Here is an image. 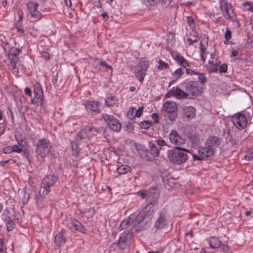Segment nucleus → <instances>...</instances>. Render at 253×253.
<instances>
[{
	"instance_id": "f257e3e1",
	"label": "nucleus",
	"mask_w": 253,
	"mask_h": 253,
	"mask_svg": "<svg viewBox=\"0 0 253 253\" xmlns=\"http://www.w3.org/2000/svg\"><path fill=\"white\" fill-rule=\"evenodd\" d=\"M220 139L216 136H210L206 140L204 147L199 148L197 153L193 154L194 160H203L205 158L213 155L215 148L218 147L220 144Z\"/></svg>"
},
{
	"instance_id": "f03ea898",
	"label": "nucleus",
	"mask_w": 253,
	"mask_h": 253,
	"mask_svg": "<svg viewBox=\"0 0 253 253\" xmlns=\"http://www.w3.org/2000/svg\"><path fill=\"white\" fill-rule=\"evenodd\" d=\"M188 152L190 153L188 149L181 147H175L174 149L168 151V159L174 164L181 165L187 160Z\"/></svg>"
},
{
	"instance_id": "7ed1b4c3",
	"label": "nucleus",
	"mask_w": 253,
	"mask_h": 253,
	"mask_svg": "<svg viewBox=\"0 0 253 253\" xmlns=\"http://www.w3.org/2000/svg\"><path fill=\"white\" fill-rule=\"evenodd\" d=\"M156 199H154V198L153 200L150 199V201L146 202V206L141 211L133 213L137 217V220L139 221V223L141 224L142 223V226H143V230L145 229L147 223V221H144V218L146 216H150L153 212Z\"/></svg>"
},
{
	"instance_id": "20e7f679",
	"label": "nucleus",
	"mask_w": 253,
	"mask_h": 253,
	"mask_svg": "<svg viewBox=\"0 0 253 253\" xmlns=\"http://www.w3.org/2000/svg\"><path fill=\"white\" fill-rule=\"evenodd\" d=\"M131 226V228L137 232H141L143 230L142 224L139 223L137 217L133 213L131 214L127 218L124 219L120 226V230H124L127 227Z\"/></svg>"
},
{
	"instance_id": "39448f33",
	"label": "nucleus",
	"mask_w": 253,
	"mask_h": 253,
	"mask_svg": "<svg viewBox=\"0 0 253 253\" xmlns=\"http://www.w3.org/2000/svg\"><path fill=\"white\" fill-rule=\"evenodd\" d=\"M57 177L53 174L46 175L42 180L41 188L39 192L41 197H44L50 191V188L53 187L57 182Z\"/></svg>"
},
{
	"instance_id": "423d86ee",
	"label": "nucleus",
	"mask_w": 253,
	"mask_h": 253,
	"mask_svg": "<svg viewBox=\"0 0 253 253\" xmlns=\"http://www.w3.org/2000/svg\"><path fill=\"white\" fill-rule=\"evenodd\" d=\"M105 130L104 127L100 126L98 128H96L90 124L85 126L81 130L78 134V138H79L80 139L89 138L92 137L95 133L104 134Z\"/></svg>"
},
{
	"instance_id": "0eeeda50",
	"label": "nucleus",
	"mask_w": 253,
	"mask_h": 253,
	"mask_svg": "<svg viewBox=\"0 0 253 253\" xmlns=\"http://www.w3.org/2000/svg\"><path fill=\"white\" fill-rule=\"evenodd\" d=\"M177 107L175 102L172 101H166L163 105L164 116L168 117L170 121H174L177 117Z\"/></svg>"
},
{
	"instance_id": "6e6552de",
	"label": "nucleus",
	"mask_w": 253,
	"mask_h": 253,
	"mask_svg": "<svg viewBox=\"0 0 253 253\" xmlns=\"http://www.w3.org/2000/svg\"><path fill=\"white\" fill-rule=\"evenodd\" d=\"M37 149L36 152L37 154L42 158L47 156L52 147L51 143L49 140L42 138L39 140L36 145Z\"/></svg>"
},
{
	"instance_id": "1a4fd4ad",
	"label": "nucleus",
	"mask_w": 253,
	"mask_h": 253,
	"mask_svg": "<svg viewBox=\"0 0 253 253\" xmlns=\"http://www.w3.org/2000/svg\"><path fill=\"white\" fill-rule=\"evenodd\" d=\"M181 85L184 88L185 91L188 93V96L190 94L193 96H197L200 93L198 84L194 81H186L182 83Z\"/></svg>"
},
{
	"instance_id": "9d476101",
	"label": "nucleus",
	"mask_w": 253,
	"mask_h": 253,
	"mask_svg": "<svg viewBox=\"0 0 253 253\" xmlns=\"http://www.w3.org/2000/svg\"><path fill=\"white\" fill-rule=\"evenodd\" d=\"M220 8L224 17L230 21L235 20V15L233 12L230 4L227 3L225 0H222L220 4Z\"/></svg>"
},
{
	"instance_id": "9b49d317",
	"label": "nucleus",
	"mask_w": 253,
	"mask_h": 253,
	"mask_svg": "<svg viewBox=\"0 0 253 253\" xmlns=\"http://www.w3.org/2000/svg\"><path fill=\"white\" fill-rule=\"evenodd\" d=\"M149 62L145 60H141L137 65L135 69V75L138 80L142 83L144 77L146 74V71L149 67Z\"/></svg>"
},
{
	"instance_id": "f8f14e48",
	"label": "nucleus",
	"mask_w": 253,
	"mask_h": 253,
	"mask_svg": "<svg viewBox=\"0 0 253 253\" xmlns=\"http://www.w3.org/2000/svg\"><path fill=\"white\" fill-rule=\"evenodd\" d=\"M102 117L112 130L116 132L120 131L122 128L121 124L113 116L104 114Z\"/></svg>"
},
{
	"instance_id": "ddd939ff",
	"label": "nucleus",
	"mask_w": 253,
	"mask_h": 253,
	"mask_svg": "<svg viewBox=\"0 0 253 253\" xmlns=\"http://www.w3.org/2000/svg\"><path fill=\"white\" fill-rule=\"evenodd\" d=\"M232 122L239 129H243L247 124V120L245 116L238 113L232 117Z\"/></svg>"
},
{
	"instance_id": "4468645a",
	"label": "nucleus",
	"mask_w": 253,
	"mask_h": 253,
	"mask_svg": "<svg viewBox=\"0 0 253 253\" xmlns=\"http://www.w3.org/2000/svg\"><path fill=\"white\" fill-rule=\"evenodd\" d=\"M169 223V216L167 212L163 211L160 213L159 217L155 222V226L157 229H163Z\"/></svg>"
},
{
	"instance_id": "2eb2a0df",
	"label": "nucleus",
	"mask_w": 253,
	"mask_h": 253,
	"mask_svg": "<svg viewBox=\"0 0 253 253\" xmlns=\"http://www.w3.org/2000/svg\"><path fill=\"white\" fill-rule=\"evenodd\" d=\"M169 137L170 142L176 147H180L185 142V139L176 130H172L169 134Z\"/></svg>"
},
{
	"instance_id": "dca6fc26",
	"label": "nucleus",
	"mask_w": 253,
	"mask_h": 253,
	"mask_svg": "<svg viewBox=\"0 0 253 253\" xmlns=\"http://www.w3.org/2000/svg\"><path fill=\"white\" fill-rule=\"evenodd\" d=\"M131 238L132 234L130 232L123 234L119 240V247L122 250L126 249L129 244Z\"/></svg>"
},
{
	"instance_id": "f3484780",
	"label": "nucleus",
	"mask_w": 253,
	"mask_h": 253,
	"mask_svg": "<svg viewBox=\"0 0 253 253\" xmlns=\"http://www.w3.org/2000/svg\"><path fill=\"white\" fill-rule=\"evenodd\" d=\"M27 5L31 16L34 18L40 19L41 18L42 14L37 10L39 6L38 3L30 1L27 3Z\"/></svg>"
},
{
	"instance_id": "a211bd4d",
	"label": "nucleus",
	"mask_w": 253,
	"mask_h": 253,
	"mask_svg": "<svg viewBox=\"0 0 253 253\" xmlns=\"http://www.w3.org/2000/svg\"><path fill=\"white\" fill-rule=\"evenodd\" d=\"M196 114V110L192 106H185L183 108L182 116L184 119L188 120L193 118Z\"/></svg>"
},
{
	"instance_id": "6ab92c4d",
	"label": "nucleus",
	"mask_w": 253,
	"mask_h": 253,
	"mask_svg": "<svg viewBox=\"0 0 253 253\" xmlns=\"http://www.w3.org/2000/svg\"><path fill=\"white\" fill-rule=\"evenodd\" d=\"M169 96H173L177 99L185 98L188 96V93L180 88H173L168 93Z\"/></svg>"
},
{
	"instance_id": "aec40b11",
	"label": "nucleus",
	"mask_w": 253,
	"mask_h": 253,
	"mask_svg": "<svg viewBox=\"0 0 253 253\" xmlns=\"http://www.w3.org/2000/svg\"><path fill=\"white\" fill-rule=\"evenodd\" d=\"M138 196H140L142 199L146 198V202L150 201V199H157L158 194L156 192L148 191L145 190H142L139 191L137 193Z\"/></svg>"
},
{
	"instance_id": "412c9836",
	"label": "nucleus",
	"mask_w": 253,
	"mask_h": 253,
	"mask_svg": "<svg viewBox=\"0 0 253 253\" xmlns=\"http://www.w3.org/2000/svg\"><path fill=\"white\" fill-rule=\"evenodd\" d=\"M35 98L37 102L42 103L43 99V91L41 85L39 84H36L34 88Z\"/></svg>"
},
{
	"instance_id": "4be33fe9",
	"label": "nucleus",
	"mask_w": 253,
	"mask_h": 253,
	"mask_svg": "<svg viewBox=\"0 0 253 253\" xmlns=\"http://www.w3.org/2000/svg\"><path fill=\"white\" fill-rule=\"evenodd\" d=\"M86 109L89 110L93 112H99V103L98 101H86L84 104Z\"/></svg>"
},
{
	"instance_id": "5701e85b",
	"label": "nucleus",
	"mask_w": 253,
	"mask_h": 253,
	"mask_svg": "<svg viewBox=\"0 0 253 253\" xmlns=\"http://www.w3.org/2000/svg\"><path fill=\"white\" fill-rule=\"evenodd\" d=\"M72 227L71 228L73 230L78 231L83 233L86 232V229L85 227L80 223L76 219H74L72 220Z\"/></svg>"
},
{
	"instance_id": "b1692460",
	"label": "nucleus",
	"mask_w": 253,
	"mask_h": 253,
	"mask_svg": "<svg viewBox=\"0 0 253 253\" xmlns=\"http://www.w3.org/2000/svg\"><path fill=\"white\" fill-rule=\"evenodd\" d=\"M174 59L180 65L183 66L184 68L189 66V62L186 60L183 56L179 54H177L173 56Z\"/></svg>"
},
{
	"instance_id": "393cba45",
	"label": "nucleus",
	"mask_w": 253,
	"mask_h": 253,
	"mask_svg": "<svg viewBox=\"0 0 253 253\" xmlns=\"http://www.w3.org/2000/svg\"><path fill=\"white\" fill-rule=\"evenodd\" d=\"M66 238L64 236V232L62 231L58 233L55 237V244L56 246H63L66 242Z\"/></svg>"
},
{
	"instance_id": "a878e982",
	"label": "nucleus",
	"mask_w": 253,
	"mask_h": 253,
	"mask_svg": "<svg viewBox=\"0 0 253 253\" xmlns=\"http://www.w3.org/2000/svg\"><path fill=\"white\" fill-rule=\"evenodd\" d=\"M10 60V67L12 69L14 73H18V70L19 68L20 67L22 68L24 70H25V68L22 65H18V68L16 69V62L17 60V57H12V58L9 59Z\"/></svg>"
},
{
	"instance_id": "bb28decb",
	"label": "nucleus",
	"mask_w": 253,
	"mask_h": 253,
	"mask_svg": "<svg viewBox=\"0 0 253 253\" xmlns=\"http://www.w3.org/2000/svg\"><path fill=\"white\" fill-rule=\"evenodd\" d=\"M4 221L5 223L7 230L8 231H12L14 228L15 224L11 218L9 216H6Z\"/></svg>"
},
{
	"instance_id": "cd10ccee",
	"label": "nucleus",
	"mask_w": 253,
	"mask_h": 253,
	"mask_svg": "<svg viewBox=\"0 0 253 253\" xmlns=\"http://www.w3.org/2000/svg\"><path fill=\"white\" fill-rule=\"evenodd\" d=\"M131 170V167L127 165H121L117 169V172L120 174H125Z\"/></svg>"
},
{
	"instance_id": "c85d7f7f",
	"label": "nucleus",
	"mask_w": 253,
	"mask_h": 253,
	"mask_svg": "<svg viewBox=\"0 0 253 253\" xmlns=\"http://www.w3.org/2000/svg\"><path fill=\"white\" fill-rule=\"evenodd\" d=\"M209 243L211 248L216 249L218 248L221 244L220 241L215 237H211L209 240Z\"/></svg>"
},
{
	"instance_id": "c756f323",
	"label": "nucleus",
	"mask_w": 253,
	"mask_h": 253,
	"mask_svg": "<svg viewBox=\"0 0 253 253\" xmlns=\"http://www.w3.org/2000/svg\"><path fill=\"white\" fill-rule=\"evenodd\" d=\"M149 147L150 148V152L151 155L154 157L158 156L159 153V150L156 146V145L154 143L149 142Z\"/></svg>"
},
{
	"instance_id": "7c9ffc66",
	"label": "nucleus",
	"mask_w": 253,
	"mask_h": 253,
	"mask_svg": "<svg viewBox=\"0 0 253 253\" xmlns=\"http://www.w3.org/2000/svg\"><path fill=\"white\" fill-rule=\"evenodd\" d=\"M200 56L201 57L203 62L204 63L206 60L205 56L208 54V52L206 51L207 49L206 45L203 44L202 42H200Z\"/></svg>"
},
{
	"instance_id": "2f4dec72",
	"label": "nucleus",
	"mask_w": 253,
	"mask_h": 253,
	"mask_svg": "<svg viewBox=\"0 0 253 253\" xmlns=\"http://www.w3.org/2000/svg\"><path fill=\"white\" fill-rule=\"evenodd\" d=\"M21 50L19 48L14 47L10 48V49L9 50V53L8 54L9 59L12 58V57H16V56H18Z\"/></svg>"
},
{
	"instance_id": "473e14b6",
	"label": "nucleus",
	"mask_w": 253,
	"mask_h": 253,
	"mask_svg": "<svg viewBox=\"0 0 253 253\" xmlns=\"http://www.w3.org/2000/svg\"><path fill=\"white\" fill-rule=\"evenodd\" d=\"M184 71L181 68H179L176 70L172 74V76L175 79L180 78L182 75L184 74Z\"/></svg>"
},
{
	"instance_id": "72a5a7b5",
	"label": "nucleus",
	"mask_w": 253,
	"mask_h": 253,
	"mask_svg": "<svg viewBox=\"0 0 253 253\" xmlns=\"http://www.w3.org/2000/svg\"><path fill=\"white\" fill-rule=\"evenodd\" d=\"M216 64H214L213 63H211V61H209V65L208 66V69L211 72H217L218 70V65L217 62H216Z\"/></svg>"
},
{
	"instance_id": "f704fd0d",
	"label": "nucleus",
	"mask_w": 253,
	"mask_h": 253,
	"mask_svg": "<svg viewBox=\"0 0 253 253\" xmlns=\"http://www.w3.org/2000/svg\"><path fill=\"white\" fill-rule=\"evenodd\" d=\"M143 108L142 107H139L138 109H136L134 108L135 114H134V115H131V116L130 117V119H133L136 117H139L141 115V114L143 112Z\"/></svg>"
},
{
	"instance_id": "c9c22d12",
	"label": "nucleus",
	"mask_w": 253,
	"mask_h": 253,
	"mask_svg": "<svg viewBox=\"0 0 253 253\" xmlns=\"http://www.w3.org/2000/svg\"><path fill=\"white\" fill-rule=\"evenodd\" d=\"M196 75L198 76V79L199 82L201 84H204L207 82V79L204 74L197 72Z\"/></svg>"
},
{
	"instance_id": "e433bc0d",
	"label": "nucleus",
	"mask_w": 253,
	"mask_h": 253,
	"mask_svg": "<svg viewBox=\"0 0 253 253\" xmlns=\"http://www.w3.org/2000/svg\"><path fill=\"white\" fill-rule=\"evenodd\" d=\"M187 136L193 143H196L199 141L198 137L195 133H187Z\"/></svg>"
},
{
	"instance_id": "4c0bfd02",
	"label": "nucleus",
	"mask_w": 253,
	"mask_h": 253,
	"mask_svg": "<svg viewBox=\"0 0 253 253\" xmlns=\"http://www.w3.org/2000/svg\"><path fill=\"white\" fill-rule=\"evenodd\" d=\"M105 103H106V105L108 107L112 106L114 105H115V101L114 100V96L108 97L105 100Z\"/></svg>"
},
{
	"instance_id": "58836bf2",
	"label": "nucleus",
	"mask_w": 253,
	"mask_h": 253,
	"mask_svg": "<svg viewBox=\"0 0 253 253\" xmlns=\"http://www.w3.org/2000/svg\"><path fill=\"white\" fill-rule=\"evenodd\" d=\"M139 125L141 128L148 129L151 126V123L148 121H144L140 122Z\"/></svg>"
},
{
	"instance_id": "ea45409f",
	"label": "nucleus",
	"mask_w": 253,
	"mask_h": 253,
	"mask_svg": "<svg viewBox=\"0 0 253 253\" xmlns=\"http://www.w3.org/2000/svg\"><path fill=\"white\" fill-rule=\"evenodd\" d=\"M95 213V210L93 208H91L88 209L86 211H85L84 212V215L87 217L89 218L94 215Z\"/></svg>"
},
{
	"instance_id": "a19ab883",
	"label": "nucleus",
	"mask_w": 253,
	"mask_h": 253,
	"mask_svg": "<svg viewBox=\"0 0 253 253\" xmlns=\"http://www.w3.org/2000/svg\"><path fill=\"white\" fill-rule=\"evenodd\" d=\"M244 158L247 161L253 160V147L247 153Z\"/></svg>"
},
{
	"instance_id": "79ce46f5",
	"label": "nucleus",
	"mask_w": 253,
	"mask_h": 253,
	"mask_svg": "<svg viewBox=\"0 0 253 253\" xmlns=\"http://www.w3.org/2000/svg\"><path fill=\"white\" fill-rule=\"evenodd\" d=\"M186 22L188 25L191 28H194L195 26L194 18L191 16H187Z\"/></svg>"
},
{
	"instance_id": "37998d69",
	"label": "nucleus",
	"mask_w": 253,
	"mask_h": 253,
	"mask_svg": "<svg viewBox=\"0 0 253 253\" xmlns=\"http://www.w3.org/2000/svg\"><path fill=\"white\" fill-rule=\"evenodd\" d=\"M159 66L158 68L160 70H163L165 69L168 68L169 67V65L168 63H166L163 60L160 59L159 61Z\"/></svg>"
},
{
	"instance_id": "c03bdc74",
	"label": "nucleus",
	"mask_w": 253,
	"mask_h": 253,
	"mask_svg": "<svg viewBox=\"0 0 253 253\" xmlns=\"http://www.w3.org/2000/svg\"><path fill=\"white\" fill-rule=\"evenodd\" d=\"M224 38L227 41H228L231 38V32L228 28L226 30Z\"/></svg>"
},
{
	"instance_id": "a18cd8bd",
	"label": "nucleus",
	"mask_w": 253,
	"mask_h": 253,
	"mask_svg": "<svg viewBox=\"0 0 253 253\" xmlns=\"http://www.w3.org/2000/svg\"><path fill=\"white\" fill-rule=\"evenodd\" d=\"M227 70V65L224 63L219 67V71L220 73H226Z\"/></svg>"
},
{
	"instance_id": "49530a36",
	"label": "nucleus",
	"mask_w": 253,
	"mask_h": 253,
	"mask_svg": "<svg viewBox=\"0 0 253 253\" xmlns=\"http://www.w3.org/2000/svg\"><path fill=\"white\" fill-rule=\"evenodd\" d=\"M156 141L157 144L160 147L168 145L166 142L163 139H158Z\"/></svg>"
},
{
	"instance_id": "de8ad7c7",
	"label": "nucleus",
	"mask_w": 253,
	"mask_h": 253,
	"mask_svg": "<svg viewBox=\"0 0 253 253\" xmlns=\"http://www.w3.org/2000/svg\"><path fill=\"white\" fill-rule=\"evenodd\" d=\"M23 155H24L27 159L29 163L32 162L31 159L29 158L30 152L27 150H22V151Z\"/></svg>"
},
{
	"instance_id": "09e8293b",
	"label": "nucleus",
	"mask_w": 253,
	"mask_h": 253,
	"mask_svg": "<svg viewBox=\"0 0 253 253\" xmlns=\"http://www.w3.org/2000/svg\"><path fill=\"white\" fill-rule=\"evenodd\" d=\"M160 1V0H144V1L146 4L151 5L157 3Z\"/></svg>"
},
{
	"instance_id": "8fccbe9b",
	"label": "nucleus",
	"mask_w": 253,
	"mask_h": 253,
	"mask_svg": "<svg viewBox=\"0 0 253 253\" xmlns=\"http://www.w3.org/2000/svg\"><path fill=\"white\" fill-rule=\"evenodd\" d=\"M12 149H13V152H15L18 153L22 152L23 150V148L20 147V146H17V145H15L12 146Z\"/></svg>"
},
{
	"instance_id": "3c124183",
	"label": "nucleus",
	"mask_w": 253,
	"mask_h": 253,
	"mask_svg": "<svg viewBox=\"0 0 253 253\" xmlns=\"http://www.w3.org/2000/svg\"><path fill=\"white\" fill-rule=\"evenodd\" d=\"M3 151L5 154H10L13 151L12 146H7L3 148Z\"/></svg>"
},
{
	"instance_id": "603ef678",
	"label": "nucleus",
	"mask_w": 253,
	"mask_h": 253,
	"mask_svg": "<svg viewBox=\"0 0 253 253\" xmlns=\"http://www.w3.org/2000/svg\"><path fill=\"white\" fill-rule=\"evenodd\" d=\"M245 5H248L249 7L247 8L248 11L253 12V2H247L244 3Z\"/></svg>"
},
{
	"instance_id": "864d4df0",
	"label": "nucleus",
	"mask_w": 253,
	"mask_h": 253,
	"mask_svg": "<svg viewBox=\"0 0 253 253\" xmlns=\"http://www.w3.org/2000/svg\"><path fill=\"white\" fill-rule=\"evenodd\" d=\"M19 146L22 148H24L26 145V142L22 139L17 140Z\"/></svg>"
},
{
	"instance_id": "5fc2aeb1",
	"label": "nucleus",
	"mask_w": 253,
	"mask_h": 253,
	"mask_svg": "<svg viewBox=\"0 0 253 253\" xmlns=\"http://www.w3.org/2000/svg\"><path fill=\"white\" fill-rule=\"evenodd\" d=\"M100 65L102 67H105L108 69H111L112 71H113L112 67L111 66L108 65L107 63L104 60H102V61L100 62Z\"/></svg>"
},
{
	"instance_id": "6e6d98bb",
	"label": "nucleus",
	"mask_w": 253,
	"mask_h": 253,
	"mask_svg": "<svg viewBox=\"0 0 253 253\" xmlns=\"http://www.w3.org/2000/svg\"><path fill=\"white\" fill-rule=\"evenodd\" d=\"M228 143L230 144L231 145L233 146L237 144V141L234 138L231 137L229 139Z\"/></svg>"
},
{
	"instance_id": "4d7b16f0",
	"label": "nucleus",
	"mask_w": 253,
	"mask_h": 253,
	"mask_svg": "<svg viewBox=\"0 0 253 253\" xmlns=\"http://www.w3.org/2000/svg\"><path fill=\"white\" fill-rule=\"evenodd\" d=\"M24 197L23 198V203H27L29 199L30 196L28 193H27L25 191H24Z\"/></svg>"
},
{
	"instance_id": "13d9d810",
	"label": "nucleus",
	"mask_w": 253,
	"mask_h": 253,
	"mask_svg": "<svg viewBox=\"0 0 253 253\" xmlns=\"http://www.w3.org/2000/svg\"><path fill=\"white\" fill-rule=\"evenodd\" d=\"M172 0H162V5L164 6L167 7L168 6Z\"/></svg>"
},
{
	"instance_id": "bf43d9fd",
	"label": "nucleus",
	"mask_w": 253,
	"mask_h": 253,
	"mask_svg": "<svg viewBox=\"0 0 253 253\" xmlns=\"http://www.w3.org/2000/svg\"><path fill=\"white\" fill-rule=\"evenodd\" d=\"M152 119L154 120L155 123H158L159 115L157 113H153L152 115Z\"/></svg>"
},
{
	"instance_id": "052dcab7",
	"label": "nucleus",
	"mask_w": 253,
	"mask_h": 253,
	"mask_svg": "<svg viewBox=\"0 0 253 253\" xmlns=\"http://www.w3.org/2000/svg\"><path fill=\"white\" fill-rule=\"evenodd\" d=\"M186 71L187 74H194L196 75V74H197V72L192 70L190 68H186Z\"/></svg>"
},
{
	"instance_id": "680f3d73",
	"label": "nucleus",
	"mask_w": 253,
	"mask_h": 253,
	"mask_svg": "<svg viewBox=\"0 0 253 253\" xmlns=\"http://www.w3.org/2000/svg\"><path fill=\"white\" fill-rule=\"evenodd\" d=\"M197 41H198V40L196 38L194 40H192L190 38H189L187 40V42H188V44L190 45H192L194 42H197Z\"/></svg>"
},
{
	"instance_id": "e2e57ef3",
	"label": "nucleus",
	"mask_w": 253,
	"mask_h": 253,
	"mask_svg": "<svg viewBox=\"0 0 253 253\" xmlns=\"http://www.w3.org/2000/svg\"><path fill=\"white\" fill-rule=\"evenodd\" d=\"M135 111H134V108L131 107L128 111L127 113V116L128 118L130 119V117L131 116V115H134Z\"/></svg>"
},
{
	"instance_id": "0e129e2a",
	"label": "nucleus",
	"mask_w": 253,
	"mask_h": 253,
	"mask_svg": "<svg viewBox=\"0 0 253 253\" xmlns=\"http://www.w3.org/2000/svg\"><path fill=\"white\" fill-rule=\"evenodd\" d=\"M25 93L26 94L29 95V96H31L32 95V91L29 87H26L25 89Z\"/></svg>"
},
{
	"instance_id": "69168bd1",
	"label": "nucleus",
	"mask_w": 253,
	"mask_h": 253,
	"mask_svg": "<svg viewBox=\"0 0 253 253\" xmlns=\"http://www.w3.org/2000/svg\"><path fill=\"white\" fill-rule=\"evenodd\" d=\"M102 61V59H99L98 58H94V64L97 66V65H100V62Z\"/></svg>"
},
{
	"instance_id": "338daca9",
	"label": "nucleus",
	"mask_w": 253,
	"mask_h": 253,
	"mask_svg": "<svg viewBox=\"0 0 253 253\" xmlns=\"http://www.w3.org/2000/svg\"><path fill=\"white\" fill-rule=\"evenodd\" d=\"M101 16L103 17V19L105 21H106L108 19V17H109L108 15L106 13L101 14Z\"/></svg>"
},
{
	"instance_id": "774afa93",
	"label": "nucleus",
	"mask_w": 253,
	"mask_h": 253,
	"mask_svg": "<svg viewBox=\"0 0 253 253\" xmlns=\"http://www.w3.org/2000/svg\"><path fill=\"white\" fill-rule=\"evenodd\" d=\"M19 20H21L23 18V13L22 10H19L18 12Z\"/></svg>"
}]
</instances>
